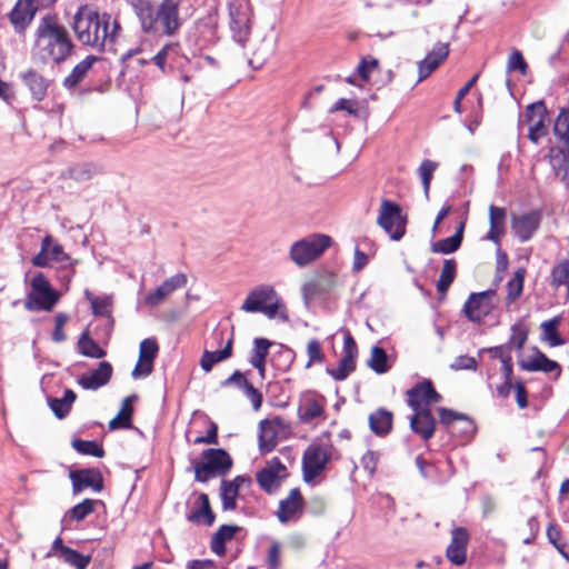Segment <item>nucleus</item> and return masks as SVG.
I'll use <instances>...</instances> for the list:
<instances>
[{
	"mask_svg": "<svg viewBox=\"0 0 569 569\" xmlns=\"http://www.w3.org/2000/svg\"><path fill=\"white\" fill-rule=\"evenodd\" d=\"M96 172L97 170L93 164L84 162L69 167L64 174L74 181L84 182L90 180Z\"/></svg>",
	"mask_w": 569,
	"mask_h": 569,
	"instance_id": "47",
	"label": "nucleus"
},
{
	"mask_svg": "<svg viewBox=\"0 0 569 569\" xmlns=\"http://www.w3.org/2000/svg\"><path fill=\"white\" fill-rule=\"evenodd\" d=\"M30 287L24 300L28 311H51L60 299V293L51 287L42 272L33 276Z\"/></svg>",
	"mask_w": 569,
	"mask_h": 569,
	"instance_id": "7",
	"label": "nucleus"
},
{
	"mask_svg": "<svg viewBox=\"0 0 569 569\" xmlns=\"http://www.w3.org/2000/svg\"><path fill=\"white\" fill-rule=\"evenodd\" d=\"M541 221V212L539 210H531L519 216H513L511 229L520 242H527L539 229Z\"/></svg>",
	"mask_w": 569,
	"mask_h": 569,
	"instance_id": "19",
	"label": "nucleus"
},
{
	"mask_svg": "<svg viewBox=\"0 0 569 569\" xmlns=\"http://www.w3.org/2000/svg\"><path fill=\"white\" fill-rule=\"evenodd\" d=\"M326 400L321 396L306 395L298 407V417L301 422L309 423L313 419L325 417Z\"/></svg>",
	"mask_w": 569,
	"mask_h": 569,
	"instance_id": "28",
	"label": "nucleus"
},
{
	"mask_svg": "<svg viewBox=\"0 0 569 569\" xmlns=\"http://www.w3.org/2000/svg\"><path fill=\"white\" fill-rule=\"evenodd\" d=\"M96 61H98V57L87 56L82 61L77 63L71 72L63 79V87L68 90L76 88L87 77Z\"/></svg>",
	"mask_w": 569,
	"mask_h": 569,
	"instance_id": "34",
	"label": "nucleus"
},
{
	"mask_svg": "<svg viewBox=\"0 0 569 569\" xmlns=\"http://www.w3.org/2000/svg\"><path fill=\"white\" fill-rule=\"evenodd\" d=\"M47 559L56 557L74 569H87L91 562L90 555H82L79 551L63 545L61 537H57L50 550L44 556Z\"/></svg>",
	"mask_w": 569,
	"mask_h": 569,
	"instance_id": "18",
	"label": "nucleus"
},
{
	"mask_svg": "<svg viewBox=\"0 0 569 569\" xmlns=\"http://www.w3.org/2000/svg\"><path fill=\"white\" fill-rule=\"evenodd\" d=\"M519 367L529 372H553L556 371V378H559L561 375V366L555 361L549 359L543 352H541L538 348H535V356L529 357L527 359H522L518 361Z\"/></svg>",
	"mask_w": 569,
	"mask_h": 569,
	"instance_id": "24",
	"label": "nucleus"
},
{
	"mask_svg": "<svg viewBox=\"0 0 569 569\" xmlns=\"http://www.w3.org/2000/svg\"><path fill=\"white\" fill-rule=\"evenodd\" d=\"M552 282L557 287L567 286L569 279V262L567 260L556 264L551 271Z\"/></svg>",
	"mask_w": 569,
	"mask_h": 569,
	"instance_id": "57",
	"label": "nucleus"
},
{
	"mask_svg": "<svg viewBox=\"0 0 569 569\" xmlns=\"http://www.w3.org/2000/svg\"><path fill=\"white\" fill-rule=\"evenodd\" d=\"M78 349L81 355L88 358L101 359L107 352L90 336L89 331L82 332L78 340Z\"/></svg>",
	"mask_w": 569,
	"mask_h": 569,
	"instance_id": "41",
	"label": "nucleus"
},
{
	"mask_svg": "<svg viewBox=\"0 0 569 569\" xmlns=\"http://www.w3.org/2000/svg\"><path fill=\"white\" fill-rule=\"evenodd\" d=\"M239 490L236 485L229 482V480L222 479L220 485V498L222 503V510H234L237 508V497Z\"/></svg>",
	"mask_w": 569,
	"mask_h": 569,
	"instance_id": "43",
	"label": "nucleus"
},
{
	"mask_svg": "<svg viewBox=\"0 0 569 569\" xmlns=\"http://www.w3.org/2000/svg\"><path fill=\"white\" fill-rule=\"evenodd\" d=\"M271 345L272 342L266 338H254L249 363L260 365L261 362H266Z\"/></svg>",
	"mask_w": 569,
	"mask_h": 569,
	"instance_id": "50",
	"label": "nucleus"
},
{
	"mask_svg": "<svg viewBox=\"0 0 569 569\" xmlns=\"http://www.w3.org/2000/svg\"><path fill=\"white\" fill-rule=\"evenodd\" d=\"M23 83L28 87L31 97L37 102L42 101L48 92L49 81L33 69L21 74Z\"/></svg>",
	"mask_w": 569,
	"mask_h": 569,
	"instance_id": "33",
	"label": "nucleus"
},
{
	"mask_svg": "<svg viewBox=\"0 0 569 569\" xmlns=\"http://www.w3.org/2000/svg\"><path fill=\"white\" fill-rule=\"evenodd\" d=\"M410 428L422 440L431 439L436 431V419L429 408H425L410 417Z\"/></svg>",
	"mask_w": 569,
	"mask_h": 569,
	"instance_id": "26",
	"label": "nucleus"
},
{
	"mask_svg": "<svg viewBox=\"0 0 569 569\" xmlns=\"http://www.w3.org/2000/svg\"><path fill=\"white\" fill-rule=\"evenodd\" d=\"M112 372V365L101 361L91 373L79 377L78 385L84 390H98L110 381Z\"/></svg>",
	"mask_w": 569,
	"mask_h": 569,
	"instance_id": "25",
	"label": "nucleus"
},
{
	"mask_svg": "<svg viewBox=\"0 0 569 569\" xmlns=\"http://www.w3.org/2000/svg\"><path fill=\"white\" fill-rule=\"evenodd\" d=\"M187 281L188 279L184 273H176L174 276L166 279L154 290L146 295L143 303L148 307H157L161 305L171 293L183 288L187 284Z\"/></svg>",
	"mask_w": 569,
	"mask_h": 569,
	"instance_id": "20",
	"label": "nucleus"
},
{
	"mask_svg": "<svg viewBox=\"0 0 569 569\" xmlns=\"http://www.w3.org/2000/svg\"><path fill=\"white\" fill-rule=\"evenodd\" d=\"M84 297L90 302L94 316L111 318L113 306L111 296H94L90 290L86 289Z\"/></svg>",
	"mask_w": 569,
	"mask_h": 569,
	"instance_id": "39",
	"label": "nucleus"
},
{
	"mask_svg": "<svg viewBox=\"0 0 569 569\" xmlns=\"http://www.w3.org/2000/svg\"><path fill=\"white\" fill-rule=\"evenodd\" d=\"M525 119L529 127L528 139L538 144L542 137L548 134V110L543 100L530 103L526 108Z\"/></svg>",
	"mask_w": 569,
	"mask_h": 569,
	"instance_id": "12",
	"label": "nucleus"
},
{
	"mask_svg": "<svg viewBox=\"0 0 569 569\" xmlns=\"http://www.w3.org/2000/svg\"><path fill=\"white\" fill-rule=\"evenodd\" d=\"M332 243L330 236L312 233L295 241L289 250L291 261L302 268L317 260Z\"/></svg>",
	"mask_w": 569,
	"mask_h": 569,
	"instance_id": "6",
	"label": "nucleus"
},
{
	"mask_svg": "<svg viewBox=\"0 0 569 569\" xmlns=\"http://www.w3.org/2000/svg\"><path fill=\"white\" fill-rule=\"evenodd\" d=\"M523 281H525V270L518 269L513 278L510 279L507 283V297L506 305L510 306L513 303L522 293L523 290Z\"/></svg>",
	"mask_w": 569,
	"mask_h": 569,
	"instance_id": "46",
	"label": "nucleus"
},
{
	"mask_svg": "<svg viewBox=\"0 0 569 569\" xmlns=\"http://www.w3.org/2000/svg\"><path fill=\"white\" fill-rule=\"evenodd\" d=\"M527 339L528 330L525 327L516 323L511 327V337L507 346L509 347V349L511 347H515L516 349L521 350Z\"/></svg>",
	"mask_w": 569,
	"mask_h": 569,
	"instance_id": "56",
	"label": "nucleus"
},
{
	"mask_svg": "<svg viewBox=\"0 0 569 569\" xmlns=\"http://www.w3.org/2000/svg\"><path fill=\"white\" fill-rule=\"evenodd\" d=\"M450 368L455 371L458 370H476L477 369V360L470 356H458L453 362L450 365Z\"/></svg>",
	"mask_w": 569,
	"mask_h": 569,
	"instance_id": "62",
	"label": "nucleus"
},
{
	"mask_svg": "<svg viewBox=\"0 0 569 569\" xmlns=\"http://www.w3.org/2000/svg\"><path fill=\"white\" fill-rule=\"evenodd\" d=\"M287 477V467L277 457L272 458L267 466L256 475L258 485L269 495L277 492L281 486V481Z\"/></svg>",
	"mask_w": 569,
	"mask_h": 569,
	"instance_id": "14",
	"label": "nucleus"
},
{
	"mask_svg": "<svg viewBox=\"0 0 569 569\" xmlns=\"http://www.w3.org/2000/svg\"><path fill=\"white\" fill-rule=\"evenodd\" d=\"M138 399L137 395H131L122 400L121 409L119 413L110 420L109 429H129L132 426V402Z\"/></svg>",
	"mask_w": 569,
	"mask_h": 569,
	"instance_id": "35",
	"label": "nucleus"
},
{
	"mask_svg": "<svg viewBox=\"0 0 569 569\" xmlns=\"http://www.w3.org/2000/svg\"><path fill=\"white\" fill-rule=\"evenodd\" d=\"M230 30L232 38L244 46L251 34L252 8L249 1L229 4Z\"/></svg>",
	"mask_w": 569,
	"mask_h": 569,
	"instance_id": "9",
	"label": "nucleus"
},
{
	"mask_svg": "<svg viewBox=\"0 0 569 569\" xmlns=\"http://www.w3.org/2000/svg\"><path fill=\"white\" fill-rule=\"evenodd\" d=\"M465 223L461 222L453 236L431 243L433 253L449 254L456 252L462 243Z\"/></svg>",
	"mask_w": 569,
	"mask_h": 569,
	"instance_id": "38",
	"label": "nucleus"
},
{
	"mask_svg": "<svg viewBox=\"0 0 569 569\" xmlns=\"http://www.w3.org/2000/svg\"><path fill=\"white\" fill-rule=\"evenodd\" d=\"M371 432L377 437L388 436L393 426V413L386 408H378L368 417Z\"/></svg>",
	"mask_w": 569,
	"mask_h": 569,
	"instance_id": "32",
	"label": "nucleus"
},
{
	"mask_svg": "<svg viewBox=\"0 0 569 569\" xmlns=\"http://www.w3.org/2000/svg\"><path fill=\"white\" fill-rule=\"evenodd\" d=\"M438 415L440 423L447 426L450 432L456 431V425L458 423H463V432L466 435H473L476 432V426L473 421L465 413L440 407L438 408Z\"/></svg>",
	"mask_w": 569,
	"mask_h": 569,
	"instance_id": "31",
	"label": "nucleus"
},
{
	"mask_svg": "<svg viewBox=\"0 0 569 569\" xmlns=\"http://www.w3.org/2000/svg\"><path fill=\"white\" fill-rule=\"evenodd\" d=\"M181 0H162L160 3L151 0H138L136 14L141 29L148 34L172 37L182 26L179 14Z\"/></svg>",
	"mask_w": 569,
	"mask_h": 569,
	"instance_id": "2",
	"label": "nucleus"
},
{
	"mask_svg": "<svg viewBox=\"0 0 569 569\" xmlns=\"http://www.w3.org/2000/svg\"><path fill=\"white\" fill-rule=\"evenodd\" d=\"M280 543L278 541H273L269 547L267 555V566L268 569H279L280 568Z\"/></svg>",
	"mask_w": 569,
	"mask_h": 569,
	"instance_id": "64",
	"label": "nucleus"
},
{
	"mask_svg": "<svg viewBox=\"0 0 569 569\" xmlns=\"http://www.w3.org/2000/svg\"><path fill=\"white\" fill-rule=\"evenodd\" d=\"M201 460L192 461L194 480L201 483L217 477H226L233 466L229 452L222 448L204 449L200 455Z\"/></svg>",
	"mask_w": 569,
	"mask_h": 569,
	"instance_id": "4",
	"label": "nucleus"
},
{
	"mask_svg": "<svg viewBox=\"0 0 569 569\" xmlns=\"http://www.w3.org/2000/svg\"><path fill=\"white\" fill-rule=\"evenodd\" d=\"M555 136L569 148V109L562 108L553 124Z\"/></svg>",
	"mask_w": 569,
	"mask_h": 569,
	"instance_id": "49",
	"label": "nucleus"
},
{
	"mask_svg": "<svg viewBox=\"0 0 569 569\" xmlns=\"http://www.w3.org/2000/svg\"><path fill=\"white\" fill-rule=\"evenodd\" d=\"M77 395L72 389H66L62 398L49 397L47 399L49 408L58 419H64L71 411Z\"/></svg>",
	"mask_w": 569,
	"mask_h": 569,
	"instance_id": "36",
	"label": "nucleus"
},
{
	"mask_svg": "<svg viewBox=\"0 0 569 569\" xmlns=\"http://www.w3.org/2000/svg\"><path fill=\"white\" fill-rule=\"evenodd\" d=\"M241 528L233 525H222L211 538L210 548L218 556H224L226 541L231 540Z\"/></svg>",
	"mask_w": 569,
	"mask_h": 569,
	"instance_id": "37",
	"label": "nucleus"
},
{
	"mask_svg": "<svg viewBox=\"0 0 569 569\" xmlns=\"http://www.w3.org/2000/svg\"><path fill=\"white\" fill-rule=\"evenodd\" d=\"M555 148L550 149L548 157L550 158V163L556 171L557 177L563 182L566 188L569 190V158L563 154L561 162L559 164L556 163V157L553 152Z\"/></svg>",
	"mask_w": 569,
	"mask_h": 569,
	"instance_id": "54",
	"label": "nucleus"
},
{
	"mask_svg": "<svg viewBox=\"0 0 569 569\" xmlns=\"http://www.w3.org/2000/svg\"><path fill=\"white\" fill-rule=\"evenodd\" d=\"M307 353L309 360L306 365V368H310L313 362H322L325 359V355L321 350V345L317 339H311L307 346Z\"/></svg>",
	"mask_w": 569,
	"mask_h": 569,
	"instance_id": "58",
	"label": "nucleus"
},
{
	"mask_svg": "<svg viewBox=\"0 0 569 569\" xmlns=\"http://www.w3.org/2000/svg\"><path fill=\"white\" fill-rule=\"evenodd\" d=\"M331 459V449L328 446L310 445L302 457L303 480L309 482L321 475Z\"/></svg>",
	"mask_w": 569,
	"mask_h": 569,
	"instance_id": "10",
	"label": "nucleus"
},
{
	"mask_svg": "<svg viewBox=\"0 0 569 569\" xmlns=\"http://www.w3.org/2000/svg\"><path fill=\"white\" fill-rule=\"evenodd\" d=\"M69 478L74 495L81 492L84 488H91L94 492L103 490V477L97 468L73 470L69 473Z\"/></svg>",
	"mask_w": 569,
	"mask_h": 569,
	"instance_id": "21",
	"label": "nucleus"
},
{
	"mask_svg": "<svg viewBox=\"0 0 569 569\" xmlns=\"http://www.w3.org/2000/svg\"><path fill=\"white\" fill-rule=\"evenodd\" d=\"M336 286V274L325 271L315 276L311 280L302 286L301 293L307 307L318 298L327 297Z\"/></svg>",
	"mask_w": 569,
	"mask_h": 569,
	"instance_id": "15",
	"label": "nucleus"
},
{
	"mask_svg": "<svg viewBox=\"0 0 569 569\" xmlns=\"http://www.w3.org/2000/svg\"><path fill=\"white\" fill-rule=\"evenodd\" d=\"M100 502L99 500L84 499L80 503L73 506L67 513L72 520L82 521L90 513L94 511L96 503Z\"/></svg>",
	"mask_w": 569,
	"mask_h": 569,
	"instance_id": "52",
	"label": "nucleus"
},
{
	"mask_svg": "<svg viewBox=\"0 0 569 569\" xmlns=\"http://www.w3.org/2000/svg\"><path fill=\"white\" fill-rule=\"evenodd\" d=\"M457 277V262L453 258L446 259L443 261V267L440 272V277L437 281V291L438 293L445 298L450 286L455 281Z\"/></svg>",
	"mask_w": 569,
	"mask_h": 569,
	"instance_id": "40",
	"label": "nucleus"
},
{
	"mask_svg": "<svg viewBox=\"0 0 569 569\" xmlns=\"http://www.w3.org/2000/svg\"><path fill=\"white\" fill-rule=\"evenodd\" d=\"M159 351V346L156 339L147 338L140 343L139 358L146 361V373H151L153 369V360Z\"/></svg>",
	"mask_w": 569,
	"mask_h": 569,
	"instance_id": "42",
	"label": "nucleus"
},
{
	"mask_svg": "<svg viewBox=\"0 0 569 569\" xmlns=\"http://www.w3.org/2000/svg\"><path fill=\"white\" fill-rule=\"evenodd\" d=\"M358 102L356 100H348L345 98L339 99L336 101V103L331 107L330 112H337V111H347L351 116H358Z\"/></svg>",
	"mask_w": 569,
	"mask_h": 569,
	"instance_id": "63",
	"label": "nucleus"
},
{
	"mask_svg": "<svg viewBox=\"0 0 569 569\" xmlns=\"http://www.w3.org/2000/svg\"><path fill=\"white\" fill-rule=\"evenodd\" d=\"M407 397L408 406L413 411L422 410V405L430 406L442 400L441 395L437 392L433 383L429 379L416 383L407 391Z\"/></svg>",
	"mask_w": 569,
	"mask_h": 569,
	"instance_id": "17",
	"label": "nucleus"
},
{
	"mask_svg": "<svg viewBox=\"0 0 569 569\" xmlns=\"http://www.w3.org/2000/svg\"><path fill=\"white\" fill-rule=\"evenodd\" d=\"M72 448L86 456H92L97 458L104 457L103 448L94 440H82L79 438H74L71 442Z\"/></svg>",
	"mask_w": 569,
	"mask_h": 569,
	"instance_id": "48",
	"label": "nucleus"
},
{
	"mask_svg": "<svg viewBox=\"0 0 569 569\" xmlns=\"http://www.w3.org/2000/svg\"><path fill=\"white\" fill-rule=\"evenodd\" d=\"M212 339L217 342L218 346H221L222 341L226 339V346L221 350L203 351L200 360V367L206 372H210L216 363L229 359L232 356V331L228 332L224 329H216L212 333Z\"/></svg>",
	"mask_w": 569,
	"mask_h": 569,
	"instance_id": "13",
	"label": "nucleus"
},
{
	"mask_svg": "<svg viewBox=\"0 0 569 569\" xmlns=\"http://www.w3.org/2000/svg\"><path fill=\"white\" fill-rule=\"evenodd\" d=\"M377 223L389 234L391 240L399 241L406 233L407 218L401 213V207L382 199Z\"/></svg>",
	"mask_w": 569,
	"mask_h": 569,
	"instance_id": "8",
	"label": "nucleus"
},
{
	"mask_svg": "<svg viewBox=\"0 0 569 569\" xmlns=\"http://www.w3.org/2000/svg\"><path fill=\"white\" fill-rule=\"evenodd\" d=\"M507 69H508V71L518 70L522 74H525L527 72L528 64L525 61L523 56L519 50H515L509 56Z\"/></svg>",
	"mask_w": 569,
	"mask_h": 569,
	"instance_id": "61",
	"label": "nucleus"
},
{
	"mask_svg": "<svg viewBox=\"0 0 569 569\" xmlns=\"http://www.w3.org/2000/svg\"><path fill=\"white\" fill-rule=\"evenodd\" d=\"M277 298L276 290L270 286H260L249 292L241 309L246 312H259L263 305Z\"/></svg>",
	"mask_w": 569,
	"mask_h": 569,
	"instance_id": "29",
	"label": "nucleus"
},
{
	"mask_svg": "<svg viewBox=\"0 0 569 569\" xmlns=\"http://www.w3.org/2000/svg\"><path fill=\"white\" fill-rule=\"evenodd\" d=\"M72 29L82 44L103 51L116 42L120 24L111 14L84 6L73 16Z\"/></svg>",
	"mask_w": 569,
	"mask_h": 569,
	"instance_id": "1",
	"label": "nucleus"
},
{
	"mask_svg": "<svg viewBox=\"0 0 569 569\" xmlns=\"http://www.w3.org/2000/svg\"><path fill=\"white\" fill-rule=\"evenodd\" d=\"M378 67V60L375 58H362L359 62L356 72L363 80L368 81L370 73Z\"/></svg>",
	"mask_w": 569,
	"mask_h": 569,
	"instance_id": "60",
	"label": "nucleus"
},
{
	"mask_svg": "<svg viewBox=\"0 0 569 569\" xmlns=\"http://www.w3.org/2000/svg\"><path fill=\"white\" fill-rule=\"evenodd\" d=\"M36 46L43 60H52L56 64L67 61L74 49L69 31L54 14H46L40 19L36 30Z\"/></svg>",
	"mask_w": 569,
	"mask_h": 569,
	"instance_id": "3",
	"label": "nucleus"
},
{
	"mask_svg": "<svg viewBox=\"0 0 569 569\" xmlns=\"http://www.w3.org/2000/svg\"><path fill=\"white\" fill-rule=\"evenodd\" d=\"M367 365L378 375L386 373L390 369L386 350L379 346H375L371 349V356L367 361Z\"/></svg>",
	"mask_w": 569,
	"mask_h": 569,
	"instance_id": "44",
	"label": "nucleus"
},
{
	"mask_svg": "<svg viewBox=\"0 0 569 569\" xmlns=\"http://www.w3.org/2000/svg\"><path fill=\"white\" fill-rule=\"evenodd\" d=\"M496 296V288L471 293L463 306L466 317L472 322L481 323L493 310Z\"/></svg>",
	"mask_w": 569,
	"mask_h": 569,
	"instance_id": "11",
	"label": "nucleus"
},
{
	"mask_svg": "<svg viewBox=\"0 0 569 569\" xmlns=\"http://www.w3.org/2000/svg\"><path fill=\"white\" fill-rule=\"evenodd\" d=\"M437 167V162L426 159L418 169L426 196L429 193L432 176Z\"/></svg>",
	"mask_w": 569,
	"mask_h": 569,
	"instance_id": "55",
	"label": "nucleus"
},
{
	"mask_svg": "<svg viewBox=\"0 0 569 569\" xmlns=\"http://www.w3.org/2000/svg\"><path fill=\"white\" fill-rule=\"evenodd\" d=\"M187 520L197 525H206L208 527L212 526L216 520V515L213 513L209 496L204 492H200L193 502L192 510L187 513Z\"/></svg>",
	"mask_w": 569,
	"mask_h": 569,
	"instance_id": "27",
	"label": "nucleus"
},
{
	"mask_svg": "<svg viewBox=\"0 0 569 569\" xmlns=\"http://www.w3.org/2000/svg\"><path fill=\"white\" fill-rule=\"evenodd\" d=\"M38 7L34 0H18L9 13V20L18 33L24 32L31 23Z\"/></svg>",
	"mask_w": 569,
	"mask_h": 569,
	"instance_id": "23",
	"label": "nucleus"
},
{
	"mask_svg": "<svg viewBox=\"0 0 569 569\" xmlns=\"http://www.w3.org/2000/svg\"><path fill=\"white\" fill-rule=\"evenodd\" d=\"M259 447L262 452H270L277 445L276 430L268 420L260 422Z\"/></svg>",
	"mask_w": 569,
	"mask_h": 569,
	"instance_id": "45",
	"label": "nucleus"
},
{
	"mask_svg": "<svg viewBox=\"0 0 569 569\" xmlns=\"http://www.w3.org/2000/svg\"><path fill=\"white\" fill-rule=\"evenodd\" d=\"M558 318H552L551 320L543 321L541 323L543 337L551 347L562 346L566 342L565 339L558 332Z\"/></svg>",
	"mask_w": 569,
	"mask_h": 569,
	"instance_id": "51",
	"label": "nucleus"
},
{
	"mask_svg": "<svg viewBox=\"0 0 569 569\" xmlns=\"http://www.w3.org/2000/svg\"><path fill=\"white\" fill-rule=\"evenodd\" d=\"M242 390L248 399H250L254 410H259L262 405V393L256 389L248 380L242 381Z\"/></svg>",
	"mask_w": 569,
	"mask_h": 569,
	"instance_id": "59",
	"label": "nucleus"
},
{
	"mask_svg": "<svg viewBox=\"0 0 569 569\" xmlns=\"http://www.w3.org/2000/svg\"><path fill=\"white\" fill-rule=\"evenodd\" d=\"M547 537L549 542L569 561L567 543L561 539V529L558 525L551 522L547 528Z\"/></svg>",
	"mask_w": 569,
	"mask_h": 569,
	"instance_id": "53",
	"label": "nucleus"
},
{
	"mask_svg": "<svg viewBox=\"0 0 569 569\" xmlns=\"http://www.w3.org/2000/svg\"><path fill=\"white\" fill-rule=\"evenodd\" d=\"M303 506L302 496L298 488L290 490L289 496L279 502L277 517L281 523L289 522L298 512H301Z\"/></svg>",
	"mask_w": 569,
	"mask_h": 569,
	"instance_id": "30",
	"label": "nucleus"
},
{
	"mask_svg": "<svg viewBox=\"0 0 569 569\" xmlns=\"http://www.w3.org/2000/svg\"><path fill=\"white\" fill-rule=\"evenodd\" d=\"M31 262L39 268H46L50 262L57 263L58 269L63 272V281L70 282L74 276V266L78 261L72 260L64 252L63 247L52 236L47 234L41 241L40 251L32 258Z\"/></svg>",
	"mask_w": 569,
	"mask_h": 569,
	"instance_id": "5",
	"label": "nucleus"
},
{
	"mask_svg": "<svg viewBox=\"0 0 569 569\" xmlns=\"http://www.w3.org/2000/svg\"><path fill=\"white\" fill-rule=\"evenodd\" d=\"M469 532L465 527H455L451 530V541L446 550L448 560L455 566H462L467 559Z\"/></svg>",
	"mask_w": 569,
	"mask_h": 569,
	"instance_id": "22",
	"label": "nucleus"
},
{
	"mask_svg": "<svg viewBox=\"0 0 569 569\" xmlns=\"http://www.w3.org/2000/svg\"><path fill=\"white\" fill-rule=\"evenodd\" d=\"M358 356V347L350 333L343 339V356L339 360L337 368H327L326 371L337 381H342L356 370V358Z\"/></svg>",
	"mask_w": 569,
	"mask_h": 569,
	"instance_id": "16",
	"label": "nucleus"
}]
</instances>
